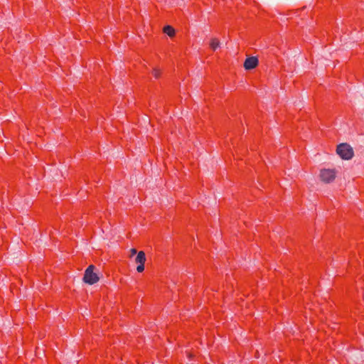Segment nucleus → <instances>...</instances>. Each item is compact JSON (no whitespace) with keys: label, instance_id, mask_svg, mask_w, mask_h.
Returning a JSON list of instances; mask_svg holds the SVG:
<instances>
[{"label":"nucleus","instance_id":"1","mask_svg":"<svg viewBox=\"0 0 364 364\" xmlns=\"http://www.w3.org/2000/svg\"><path fill=\"white\" fill-rule=\"evenodd\" d=\"M337 154L345 160H349L353 156V150L348 144H341L337 146Z\"/></svg>","mask_w":364,"mask_h":364},{"label":"nucleus","instance_id":"2","mask_svg":"<svg viewBox=\"0 0 364 364\" xmlns=\"http://www.w3.org/2000/svg\"><path fill=\"white\" fill-rule=\"evenodd\" d=\"M95 266L91 264L85 270L83 280L85 283L89 284H94L99 281V277L96 273L94 272Z\"/></svg>","mask_w":364,"mask_h":364},{"label":"nucleus","instance_id":"3","mask_svg":"<svg viewBox=\"0 0 364 364\" xmlns=\"http://www.w3.org/2000/svg\"><path fill=\"white\" fill-rule=\"evenodd\" d=\"M336 176V171L335 169L323 168L320 171L319 177L321 180L326 183L333 182Z\"/></svg>","mask_w":364,"mask_h":364},{"label":"nucleus","instance_id":"4","mask_svg":"<svg viewBox=\"0 0 364 364\" xmlns=\"http://www.w3.org/2000/svg\"><path fill=\"white\" fill-rule=\"evenodd\" d=\"M146 262V255L143 251H140L138 252L136 258L135 262L138 264L136 267V271L138 272H142L144 270V263Z\"/></svg>","mask_w":364,"mask_h":364},{"label":"nucleus","instance_id":"5","mask_svg":"<svg viewBox=\"0 0 364 364\" xmlns=\"http://www.w3.org/2000/svg\"><path fill=\"white\" fill-rule=\"evenodd\" d=\"M258 59L257 57L252 56L246 58L244 63V68L245 70H252L255 68L258 65Z\"/></svg>","mask_w":364,"mask_h":364},{"label":"nucleus","instance_id":"6","mask_svg":"<svg viewBox=\"0 0 364 364\" xmlns=\"http://www.w3.org/2000/svg\"><path fill=\"white\" fill-rule=\"evenodd\" d=\"M209 46L211 50H215L220 47V41L218 38H211L209 42Z\"/></svg>","mask_w":364,"mask_h":364},{"label":"nucleus","instance_id":"7","mask_svg":"<svg viewBox=\"0 0 364 364\" xmlns=\"http://www.w3.org/2000/svg\"><path fill=\"white\" fill-rule=\"evenodd\" d=\"M164 32L169 37H173L175 35V30L171 26H166L164 28Z\"/></svg>","mask_w":364,"mask_h":364},{"label":"nucleus","instance_id":"8","mask_svg":"<svg viewBox=\"0 0 364 364\" xmlns=\"http://www.w3.org/2000/svg\"><path fill=\"white\" fill-rule=\"evenodd\" d=\"M161 71L159 68H155L152 70V75L155 78H159L161 76Z\"/></svg>","mask_w":364,"mask_h":364},{"label":"nucleus","instance_id":"9","mask_svg":"<svg viewBox=\"0 0 364 364\" xmlns=\"http://www.w3.org/2000/svg\"><path fill=\"white\" fill-rule=\"evenodd\" d=\"M136 252H136V249H134V248H132V249L131 250V256H133V255H136Z\"/></svg>","mask_w":364,"mask_h":364}]
</instances>
